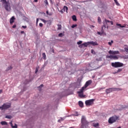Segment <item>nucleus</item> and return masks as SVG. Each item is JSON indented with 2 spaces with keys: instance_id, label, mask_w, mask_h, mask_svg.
Returning <instances> with one entry per match:
<instances>
[{
  "instance_id": "a878e982",
  "label": "nucleus",
  "mask_w": 128,
  "mask_h": 128,
  "mask_svg": "<svg viewBox=\"0 0 128 128\" xmlns=\"http://www.w3.org/2000/svg\"><path fill=\"white\" fill-rule=\"evenodd\" d=\"M58 30H62V25L58 24Z\"/></svg>"
},
{
  "instance_id": "6e6d98bb",
  "label": "nucleus",
  "mask_w": 128,
  "mask_h": 128,
  "mask_svg": "<svg viewBox=\"0 0 128 128\" xmlns=\"http://www.w3.org/2000/svg\"><path fill=\"white\" fill-rule=\"evenodd\" d=\"M48 22V24H52V23L50 22Z\"/></svg>"
},
{
  "instance_id": "c03bdc74",
  "label": "nucleus",
  "mask_w": 128,
  "mask_h": 128,
  "mask_svg": "<svg viewBox=\"0 0 128 128\" xmlns=\"http://www.w3.org/2000/svg\"><path fill=\"white\" fill-rule=\"evenodd\" d=\"M44 86V84H41L40 86H38V88H42Z\"/></svg>"
},
{
  "instance_id": "5701e85b",
  "label": "nucleus",
  "mask_w": 128,
  "mask_h": 128,
  "mask_svg": "<svg viewBox=\"0 0 128 128\" xmlns=\"http://www.w3.org/2000/svg\"><path fill=\"white\" fill-rule=\"evenodd\" d=\"M116 26H120V28H126V25H123L122 26L121 24H116Z\"/></svg>"
},
{
  "instance_id": "20e7f679",
  "label": "nucleus",
  "mask_w": 128,
  "mask_h": 128,
  "mask_svg": "<svg viewBox=\"0 0 128 128\" xmlns=\"http://www.w3.org/2000/svg\"><path fill=\"white\" fill-rule=\"evenodd\" d=\"M81 122L82 124V126H86V124H88V122L84 116H82Z\"/></svg>"
},
{
  "instance_id": "49530a36",
  "label": "nucleus",
  "mask_w": 128,
  "mask_h": 128,
  "mask_svg": "<svg viewBox=\"0 0 128 128\" xmlns=\"http://www.w3.org/2000/svg\"><path fill=\"white\" fill-rule=\"evenodd\" d=\"M22 28H26V26H22Z\"/></svg>"
},
{
  "instance_id": "f704fd0d",
  "label": "nucleus",
  "mask_w": 128,
  "mask_h": 128,
  "mask_svg": "<svg viewBox=\"0 0 128 128\" xmlns=\"http://www.w3.org/2000/svg\"><path fill=\"white\" fill-rule=\"evenodd\" d=\"M82 44V41H78V42H77V44Z\"/></svg>"
},
{
  "instance_id": "6ab92c4d",
  "label": "nucleus",
  "mask_w": 128,
  "mask_h": 128,
  "mask_svg": "<svg viewBox=\"0 0 128 128\" xmlns=\"http://www.w3.org/2000/svg\"><path fill=\"white\" fill-rule=\"evenodd\" d=\"M0 124H2V126H6L8 124V122L4 121L1 122Z\"/></svg>"
},
{
  "instance_id": "4d7b16f0",
  "label": "nucleus",
  "mask_w": 128,
  "mask_h": 128,
  "mask_svg": "<svg viewBox=\"0 0 128 128\" xmlns=\"http://www.w3.org/2000/svg\"><path fill=\"white\" fill-rule=\"evenodd\" d=\"M103 88L104 89L105 88H100V90H103Z\"/></svg>"
},
{
  "instance_id": "412c9836",
  "label": "nucleus",
  "mask_w": 128,
  "mask_h": 128,
  "mask_svg": "<svg viewBox=\"0 0 128 128\" xmlns=\"http://www.w3.org/2000/svg\"><path fill=\"white\" fill-rule=\"evenodd\" d=\"M111 21H110L109 20H106V19H105V21L103 22V24H105V22L106 24H108V22H110Z\"/></svg>"
},
{
  "instance_id": "c85d7f7f",
  "label": "nucleus",
  "mask_w": 128,
  "mask_h": 128,
  "mask_svg": "<svg viewBox=\"0 0 128 128\" xmlns=\"http://www.w3.org/2000/svg\"><path fill=\"white\" fill-rule=\"evenodd\" d=\"M76 26H78V24H72V28H76Z\"/></svg>"
},
{
  "instance_id": "c9c22d12",
  "label": "nucleus",
  "mask_w": 128,
  "mask_h": 128,
  "mask_svg": "<svg viewBox=\"0 0 128 128\" xmlns=\"http://www.w3.org/2000/svg\"><path fill=\"white\" fill-rule=\"evenodd\" d=\"M122 68H119V69L116 72H122Z\"/></svg>"
},
{
  "instance_id": "f257e3e1",
  "label": "nucleus",
  "mask_w": 128,
  "mask_h": 128,
  "mask_svg": "<svg viewBox=\"0 0 128 128\" xmlns=\"http://www.w3.org/2000/svg\"><path fill=\"white\" fill-rule=\"evenodd\" d=\"M2 6L5 8L7 12H10L12 8H10V4L8 1H6V0H0Z\"/></svg>"
},
{
  "instance_id": "9d476101",
  "label": "nucleus",
  "mask_w": 128,
  "mask_h": 128,
  "mask_svg": "<svg viewBox=\"0 0 128 128\" xmlns=\"http://www.w3.org/2000/svg\"><path fill=\"white\" fill-rule=\"evenodd\" d=\"M68 6H64V8L61 10H60V12H61V14H64V12H68Z\"/></svg>"
},
{
  "instance_id": "393cba45",
  "label": "nucleus",
  "mask_w": 128,
  "mask_h": 128,
  "mask_svg": "<svg viewBox=\"0 0 128 128\" xmlns=\"http://www.w3.org/2000/svg\"><path fill=\"white\" fill-rule=\"evenodd\" d=\"M12 118V116H8L7 115L6 116V118H8L9 120H10V118Z\"/></svg>"
},
{
  "instance_id": "aec40b11",
  "label": "nucleus",
  "mask_w": 128,
  "mask_h": 128,
  "mask_svg": "<svg viewBox=\"0 0 128 128\" xmlns=\"http://www.w3.org/2000/svg\"><path fill=\"white\" fill-rule=\"evenodd\" d=\"M72 19L74 22H76V15L72 16Z\"/></svg>"
},
{
  "instance_id": "f8f14e48",
  "label": "nucleus",
  "mask_w": 128,
  "mask_h": 128,
  "mask_svg": "<svg viewBox=\"0 0 128 128\" xmlns=\"http://www.w3.org/2000/svg\"><path fill=\"white\" fill-rule=\"evenodd\" d=\"M104 28H106V24L103 25V26L102 27V30H101L102 33H100V32H97V34H100V36H102V34H104Z\"/></svg>"
},
{
  "instance_id": "864d4df0",
  "label": "nucleus",
  "mask_w": 128,
  "mask_h": 128,
  "mask_svg": "<svg viewBox=\"0 0 128 128\" xmlns=\"http://www.w3.org/2000/svg\"><path fill=\"white\" fill-rule=\"evenodd\" d=\"M34 2H38V0H34Z\"/></svg>"
},
{
  "instance_id": "9b49d317",
  "label": "nucleus",
  "mask_w": 128,
  "mask_h": 128,
  "mask_svg": "<svg viewBox=\"0 0 128 128\" xmlns=\"http://www.w3.org/2000/svg\"><path fill=\"white\" fill-rule=\"evenodd\" d=\"M108 54H120V52L118 51H112L110 50L108 52Z\"/></svg>"
},
{
  "instance_id": "7ed1b4c3",
  "label": "nucleus",
  "mask_w": 128,
  "mask_h": 128,
  "mask_svg": "<svg viewBox=\"0 0 128 128\" xmlns=\"http://www.w3.org/2000/svg\"><path fill=\"white\" fill-rule=\"evenodd\" d=\"M111 66L113 68H122V66H124V64L120 62H112Z\"/></svg>"
},
{
  "instance_id": "5fc2aeb1",
  "label": "nucleus",
  "mask_w": 128,
  "mask_h": 128,
  "mask_svg": "<svg viewBox=\"0 0 128 128\" xmlns=\"http://www.w3.org/2000/svg\"><path fill=\"white\" fill-rule=\"evenodd\" d=\"M46 12L47 14H48V11H46Z\"/></svg>"
},
{
  "instance_id": "603ef678",
  "label": "nucleus",
  "mask_w": 128,
  "mask_h": 128,
  "mask_svg": "<svg viewBox=\"0 0 128 128\" xmlns=\"http://www.w3.org/2000/svg\"><path fill=\"white\" fill-rule=\"evenodd\" d=\"M2 92V90H0V94H1Z\"/></svg>"
},
{
  "instance_id": "72a5a7b5",
  "label": "nucleus",
  "mask_w": 128,
  "mask_h": 128,
  "mask_svg": "<svg viewBox=\"0 0 128 128\" xmlns=\"http://www.w3.org/2000/svg\"><path fill=\"white\" fill-rule=\"evenodd\" d=\"M91 54H96V52H94V50L92 49L91 50Z\"/></svg>"
},
{
  "instance_id": "a211bd4d",
  "label": "nucleus",
  "mask_w": 128,
  "mask_h": 128,
  "mask_svg": "<svg viewBox=\"0 0 128 128\" xmlns=\"http://www.w3.org/2000/svg\"><path fill=\"white\" fill-rule=\"evenodd\" d=\"M10 124L11 125L12 128H18V125H16V124H15L14 126H13L12 122H10Z\"/></svg>"
},
{
  "instance_id": "1a4fd4ad",
  "label": "nucleus",
  "mask_w": 128,
  "mask_h": 128,
  "mask_svg": "<svg viewBox=\"0 0 128 128\" xmlns=\"http://www.w3.org/2000/svg\"><path fill=\"white\" fill-rule=\"evenodd\" d=\"M92 82V80H89L88 81H87L84 85V86L83 87H82V88H84V90H86L87 87L90 86V84H91Z\"/></svg>"
},
{
  "instance_id": "b1692460",
  "label": "nucleus",
  "mask_w": 128,
  "mask_h": 128,
  "mask_svg": "<svg viewBox=\"0 0 128 128\" xmlns=\"http://www.w3.org/2000/svg\"><path fill=\"white\" fill-rule=\"evenodd\" d=\"M112 44H114V40H112L110 42H108V44L111 46Z\"/></svg>"
},
{
  "instance_id": "79ce46f5",
  "label": "nucleus",
  "mask_w": 128,
  "mask_h": 128,
  "mask_svg": "<svg viewBox=\"0 0 128 128\" xmlns=\"http://www.w3.org/2000/svg\"><path fill=\"white\" fill-rule=\"evenodd\" d=\"M16 28V25L14 24V25L12 26V28Z\"/></svg>"
},
{
  "instance_id": "a19ab883",
  "label": "nucleus",
  "mask_w": 128,
  "mask_h": 128,
  "mask_svg": "<svg viewBox=\"0 0 128 128\" xmlns=\"http://www.w3.org/2000/svg\"><path fill=\"white\" fill-rule=\"evenodd\" d=\"M38 72V68H36L35 73L36 74V72Z\"/></svg>"
},
{
  "instance_id": "473e14b6",
  "label": "nucleus",
  "mask_w": 128,
  "mask_h": 128,
  "mask_svg": "<svg viewBox=\"0 0 128 128\" xmlns=\"http://www.w3.org/2000/svg\"><path fill=\"white\" fill-rule=\"evenodd\" d=\"M12 66H10L7 68L6 70H12Z\"/></svg>"
},
{
  "instance_id": "423d86ee",
  "label": "nucleus",
  "mask_w": 128,
  "mask_h": 128,
  "mask_svg": "<svg viewBox=\"0 0 128 128\" xmlns=\"http://www.w3.org/2000/svg\"><path fill=\"white\" fill-rule=\"evenodd\" d=\"M112 90H122V89L116 88H110L106 89V93L110 94V92H112Z\"/></svg>"
},
{
  "instance_id": "ddd939ff",
  "label": "nucleus",
  "mask_w": 128,
  "mask_h": 128,
  "mask_svg": "<svg viewBox=\"0 0 128 128\" xmlns=\"http://www.w3.org/2000/svg\"><path fill=\"white\" fill-rule=\"evenodd\" d=\"M89 44H92L94 46H98V44L96 42H94V41L89 42Z\"/></svg>"
},
{
  "instance_id": "8fccbe9b",
  "label": "nucleus",
  "mask_w": 128,
  "mask_h": 128,
  "mask_svg": "<svg viewBox=\"0 0 128 128\" xmlns=\"http://www.w3.org/2000/svg\"><path fill=\"white\" fill-rule=\"evenodd\" d=\"M110 23L111 24L112 26V24H114V22H112V21H110Z\"/></svg>"
},
{
  "instance_id": "de8ad7c7",
  "label": "nucleus",
  "mask_w": 128,
  "mask_h": 128,
  "mask_svg": "<svg viewBox=\"0 0 128 128\" xmlns=\"http://www.w3.org/2000/svg\"><path fill=\"white\" fill-rule=\"evenodd\" d=\"M106 58H110V56H107Z\"/></svg>"
},
{
  "instance_id": "a18cd8bd",
  "label": "nucleus",
  "mask_w": 128,
  "mask_h": 128,
  "mask_svg": "<svg viewBox=\"0 0 128 128\" xmlns=\"http://www.w3.org/2000/svg\"><path fill=\"white\" fill-rule=\"evenodd\" d=\"M110 58H114V56L113 55H110Z\"/></svg>"
},
{
  "instance_id": "7c9ffc66",
  "label": "nucleus",
  "mask_w": 128,
  "mask_h": 128,
  "mask_svg": "<svg viewBox=\"0 0 128 128\" xmlns=\"http://www.w3.org/2000/svg\"><path fill=\"white\" fill-rule=\"evenodd\" d=\"M114 0L115 2L116 6H119L120 5V4L118 3V0Z\"/></svg>"
},
{
  "instance_id": "f3484780",
  "label": "nucleus",
  "mask_w": 128,
  "mask_h": 128,
  "mask_svg": "<svg viewBox=\"0 0 128 128\" xmlns=\"http://www.w3.org/2000/svg\"><path fill=\"white\" fill-rule=\"evenodd\" d=\"M41 20L42 22H44V24H46V22H50V24H52V20H46L44 19H41Z\"/></svg>"
},
{
  "instance_id": "bf43d9fd",
  "label": "nucleus",
  "mask_w": 128,
  "mask_h": 128,
  "mask_svg": "<svg viewBox=\"0 0 128 128\" xmlns=\"http://www.w3.org/2000/svg\"><path fill=\"white\" fill-rule=\"evenodd\" d=\"M92 28H94V26H92Z\"/></svg>"
},
{
  "instance_id": "e433bc0d",
  "label": "nucleus",
  "mask_w": 128,
  "mask_h": 128,
  "mask_svg": "<svg viewBox=\"0 0 128 128\" xmlns=\"http://www.w3.org/2000/svg\"><path fill=\"white\" fill-rule=\"evenodd\" d=\"M79 48H84V45H83V44L79 45Z\"/></svg>"
},
{
  "instance_id": "4c0bfd02",
  "label": "nucleus",
  "mask_w": 128,
  "mask_h": 128,
  "mask_svg": "<svg viewBox=\"0 0 128 128\" xmlns=\"http://www.w3.org/2000/svg\"><path fill=\"white\" fill-rule=\"evenodd\" d=\"M45 4L46 6H48V0H45Z\"/></svg>"
},
{
  "instance_id": "13d9d810",
  "label": "nucleus",
  "mask_w": 128,
  "mask_h": 128,
  "mask_svg": "<svg viewBox=\"0 0 128 128\" xmlns=\"http://www.w3.org/2000/svg\"><path fill=\"white\" fill-rule=\"evenodd\" d=\"M60 122V120H58V122Z\"/></svg>"
},
{
  "instance_id": "052dcab7",
  "label": "nucleus",
  "mask_w": 128,
  "mask_h": 128,
  "mask_svg": "<svg viewBox=\"0 0 128 128\" xmlns=\"http://www.w3.org/2000/svg\"><path fill=\"white\" fill-rule=\"evenodd\" d=\"M118 128H122L120 126L118 127Z\"/></svg>"
},
{
  "instance_id": "37998d69",
  "label": "nucleus",
  "mask_w": 128,
  "mask_h": 128,
  "mask_svg": "<svg viewBox=\"0 0 128 128\" xmlns=\"http://www.w3.org/2000/svg\"><path fill=\"white\" fill-rule=\"evenodd\" d=\"M38 18L36 19V24L38 25Z\"/></svg>"
},
{
  "instance_id": "c756f323",
  "label": "nucleus",
  "mask_w": 128,
  "mask_h": 128,
  "mask_svg": "<svg viewBox=\"0 0 128 128\" xmlns=\"http://www.w3.org/2000/svg\"><path fill=\"white\" fill-rule=\"evenodd\" d=\"M98 22L99 24H101L102 22V20L100 19V17H98Z\"/></svg>"
},
{
  "instance_id": "39448f33",
  "label": "nucleus",
  "mask_w": 128,
  "mask_h": 128,
  "mask_svg": "<svg viewBox=\"0 0 128 128\" xmlns=\"http://www.w3.org/2000/svg\"><path fill=\"white\" fill-rule=\"evenodd\" d=\"M10 108V104H4L2 106H0V110H7V108Z\"/></svg>"
},
{
  "instance_id": "3c124183",
  "label": "nucleus",
  "mask_w": 128,
  "mask_h": 128,
  "mask_svg": "<svg viewBox=\"0 0 128 128\" xmlns=\"http://www.w3.org/2000/svg\"><path fill=\"white\" fill-rule=\"evenodd\" d=\"M20 34H24V31H21Z\"/></svg>"
},
{
  "instance_id": "bb28decb",
  "label": "nucleus",
  "mask_w": 128,
  "mask_h": 128,
  "mask_svg": "<svg viewBox=\"0 0 128 128\" xmlns=\"http://www.w3.org/2000/svg\"><path fill=\"white\" fill-rule=\"evenodd\" d=\"M113 60H118V57L116 56H113Z\"/></svg>"
},
{
  "instance_id": "4be33fe9",
  "label": "nucleus",
  "mask_w": 128,
  "mask_h": 128,
  "mask_svg": "<svg viewBox=\"0 0 128 128\" xmlns=\"http://www.w3.org/2000/svg\"><path fill=\"white\" fill-rule=\"evenodd\" d=\"M100 126V124L98 123L94 124L93 126H94V128H98Z\"/></svg>"
},
{
  "instance_id": "4468645a",
  "label": "nucleus",
  "mask_w": 128,
  "mask_h": 128,
  "mask_svg": "<svg viewBox=\"0 0 128 128\" xmlns=\"http://www.w3.org/2000/svg\"><path fill=\"white\" fill-rule=\"evenodd\" d=\"M14 20H16V18H14V16H12L11 18L10 19V24H14Z\"/></svg>"
},
{
  "instance_id": "2eb2a0df",
  "label": "nucleus",
  "mask_w": 128,
  "mask_h": 128,
  "mask_svg": "<svg viewBox=\"0 0 128 128\" xmlns=\"http://www.w3.org/2000/svg\"><path fill=\"white\" fill-rule=\"evenodd\" d=\"M88 46H90V42L83 43V46L84 48H86Z\"/></svg>"
},
{
  "instance_id": "cd10ccee",
  "label": "nucleus",
  "mask_w": 128,
  "mask_h": 128,
  "mask_svg": "<svg viewBox=\"0 0 128 128\" xmlns=\"http://www.w3.org/2000/svg\"><path fill=\"white\" fill-rule=\"evenodd\" d=\"M42 56H43L44 60H46V53H42Z\"/></svg>"
},
{
  "instance_id": "09e8293b",
  "label": "nucleus",
  "mask_w": 128,
  "mask_h": 128,
  "mask_svg": "<svg viewBox=\"0 0 128 128\" xmlns=\"http://www.w3.org/2000/svg\"><path fill=\"white\" fill-rule=\"evenodd\" d=\"M124 58H126V59H128V56H125Z\"/></svg>"
},
{
  "instance_id": "2f4dec72",
  "label": "nucleus",
  "mask_w": 128,
  "mask_h": 128,
  "mask_svg": "<svg viewBox=\"0 0 128 128\" xmlns=\"http://www.w3.org/2000/svg\"><path fill=\"white\" fill-rule=\"evenodd\" d=\"M124 50L126 52H128V47H124Z\"/></svg>"
},
{
  "instance_id": "ea45409f",
  "label": "nucleus",
  "mask_w": 128,
  "mask_h": 128,
  "mask_svg": "<svg viewBox=\"0 0 128 128\" xmlns=\"http://www.w3.org/2000/svg\"><path fill=\"white\" fill-rule=\"evenodd\" d=\"M58 36H60V37L62 36V33H60L58 34Z\"/></svg>"
},
{
  "instance_id": "f03ea898",
  "label": "nucleus",
  "mask_w": 128,
  "mask_h": 128,
  "mask_svg": "<svg viewBox=\"0 0 128 128\" xmlns=\"http://www.w3.org/2000/svg\"><path fill=\"white\" fill-rule=\"evenodd\" d=\"M119 117L114 115L111 117H110L108 120V124H114V122H116V120H118Z\"/></svg>"
},
{
  "instance_id": "6e6552de",
  "label": "nucleus",
  "mask_w": 128,
  "mask_h": 128,
  "mask_svg": "<svg viewBox=\"0 0 128 128\" xmlns=\"http://www.w3.org/2000/svg\"><path fill=\"white\" fill-rule=\"evenodd\" d=\"M84 90L85 89L82 88L80 90V91L78 92V94L80 98H84L85 96L84 95Z\"/></svg>"
},
{
  "instance_id": "58836bf2",
  "label": "nucleus",
  "mask_w": 128,
  "mask_h": 128,
  "mask_svg": "<svg viewBox=\"0 0 128 128\" xmlns=\"http://www.w3.org/2000/svg\"><path fill=\"white\" fill-rule=\"evenodd\" d=\"M39 26L40 28H42L44 24L42 23H40Z\"/></svg>"
},
{
  "instance_id": "0eeeda50",
  "label": "nucleus",
  "mask_w": 128,
  "mask_h": 128,
  "mask_svg": "<svg viewBox=\"0 0 128 128\" xmlns=\"http://www.w3.org/2000/svg\"><path fill=\"white\" fill-rule=\"evenodd\" d=\"M94 99H91L86 100L85 104L86 106H92V104H94Z\"/></svg>"
},
{
  "instance_id": "dca6fc26",
  "label": "nucleus",
  "mask_w": 128,
  "mask_h": 128,
  "mask_svg": "<svg viewBox=\"0 0 128 128\" xmlns=\"http://www.w3.org/2000/svg\"><path fill=\"white\" fill-rule=\"evenodd\" d=\"M78 104H79V106H80V108H84V102H82V101H79V102H78Z\"/></svg>"
}]
</instances>
